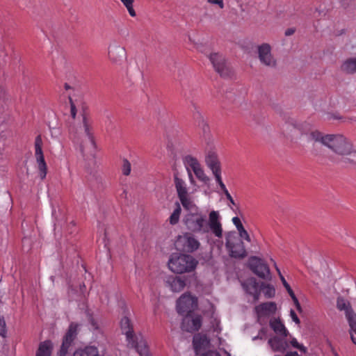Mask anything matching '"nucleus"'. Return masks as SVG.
<instances>
[{
  "mask_svg": "<svg viewBox=\"0 0 356 356\" xmlns=\"http://www.w3.org/2000/svg\"><path fill=\"white\" fill-rule=\"evenodd\" d=\"M337 307L339 310L343 311L345 312L346 317H348L355 313L349 301L342 297H339L337 298Z\"/></svg>",
  "mask_w": 356,
  "mask_h": 356,
  "instance_id": "nucleus-25",
  "label": "nucleus"
},
{
  "mask_svg": "<svg viewBox=\"0 0 356 356\" xmlns=\"http://www.w3.org/2000/svg\"><path fill=\"white\" fill-rule=\"evenodd\" d=\"M74 356H99V354L97 347L89 346L76 350L74 353Z\"/></svg>",
  "mask_w": 356,
  "mask_h": 356,
  "instance_id": "nucleus-27",
  "label": "nucleus"
},
{
  "mask_svg": "<svg viewBox=\"0 0 356 356\" xmlns=\"http://www.w3.org/2000/svg\"><path fill=\"white\" fill-rule=\"evenodd\" d=\"M91 323H92V325H93V327H94L95 329H97V325L94 323L93 320H92V321H91Z\"/></svg>",
  "mask_w": 356,
  "mask_h": 356,
  "instance_id": "nucleus-53",
  "label": "nucleus"
},
{
  "mask_svg": "<svg viewBox=\"0 0 356 356\" xmlns=\"http://www.w3.org/2000/svg\"><path fill=\"white\" fill-rule=\"evenodd\" d=\"M195 211H189L183 219V222L186 229L193 233L206 234L211 232L215 237L221 238L223 235L222 217L218 211L212 210L207 216L199 210L198 207H194Z\"/></svg>",
  "mask_w": 356,
  "mask_h": 356,
  "instance_id": "nucleus-1",
  "label": "nucleus"
},
{
  "mask_svg": "<svg viewBox=\"0 0 356 356\" xmlns=\"http://www.w3.org/2000/svg\"><path fill=\"white\" fill-rule=\"evenodd\" d=\"M205 163L211 172L221 169L220 162L218 154L213 150L207 152L205 156Z\"/></svg>",
  "mask_w": 356,
  "mask_h": 356,
  "instance_id": "nucleus-21",
  "label": "nucleus"
},
{
  "mask_svg": "<svg viewBox=\"0 0 356 356\" xmlns=\"http://www.w3.org/2000/svg\"><path fill=\"white\" fill-rule=\"evenodd\" d=\"M270 326L273 330L278 335L285 337L289 334L288 330L280 318H274L270 319Z\"/></svg>",
  "mask_w": 356,
  "mask_h": 356,
  "instance_id": "nucleus-23",
  "label": "nucleus"
},
{
  "mask_svg": "<svg viewBox=\"0 0 356 356\" xmlns=\"http://www.w3.org/2000/svg\"><path fill=\"white\" fill-rule=\"evenodd\" d=\"M341 68L348 74L356 73V57H351L344 60Z\"/></svg>",
  "mask_w": 356,
  "mask_h": 356,
  "instance_id": "nucleus-28",
  "label": "nucleus"
},
{
  "mask_svg": "<svg viewBox=\"0 0 356 356\" xmlns=\"http://www.w3.org/2000/svg\"><path fill=\"white\" fill-rule=\"evenodd\" d=\"M223 193H224L226 198L227 199V200L229 202L230 204L234 206L236 204L235 202H234V199L232 198V195H230V193H229L228 190L225 191Z\"/></svg>",
  "mask_w": 356,
  "mask_h": 356,
  "instance_id": "nucleus-46",
  "label": "nucleus"
},
{
  "mask_svg": "<svg viewBox=\"0 0 356 356\" xmlns=\"http://www.w3.org/2000/svg\"><path fill=\"white\" fill-rule=\"evenodd\" d=\"M216 183L218 184L220 188L222 190V192H225L227 191V188L225 185V184L222 182V177H221V169L215 170L212 172Z\"/></svg>",
  "mask_w": 356,
  "mask_h": 356,
  "instance_id": "nucleus-35",
  "label": "nucleus"
},
{
  "mask_svg": "<svg viewBox=\"0 0 356 356\" xmlns=\"http://www.w3.org/2000/svg\"><path fill=\"white\" fill-rule=\"evenodd\" d=\"M122 5L126 8L128 13L132 17L136 16V12L134 7V0H120Z\"/></svg>",
  "mask_w": 356,
  "mask_h": 356,
  "instance_id": "nucleus-34",
  "label": "nucleus"
},
{
  "mask_svg": "<svg viewBox=\"0 0 356 356\" xmlns=\"http://www.w3.org/2000/svg\"><path fill=\"white\" fill-rule=\"evenodd\" d=\"M328 135L329 134L324 135L317 130L313 131L311 129L306 138L308 142H318L325 146V140H327Z\"/></svg>",
  "mask_w": 356,
  "mask_h": 356,
  "instance_id": "nucleus-24",
  "label": "nucleus"
},
{
  "mask_svg": "<svg viewBox=\"0 0 356 356\" xmlns=\"http://www.w3.org/2000/svg\"><path fill=\"white\" fill-rule=\"evenodd\" d=\"M52 345L49 341L42 342L38 348L36 356H51Z\"/></svg>",
  "mask_w": 356,
  "mask_h": 356,
  "instance_id": "nucleus-29",
  "label": "nucleus"
},
{
  "mask_svg": "<svg viewBox=\"0 0 356 356\" xmlns=\"http://www.w3.org/2000/svg\"><path fill=\"white\" fill-rule=\"evenodd\" d=\"M198 261L191 254L174 252L168 261V269L175 274L190 273L195 270Z\"/></svg>",
  "mask_w": 356,
  "mask_h": 356,
  "instance_id": "nucleus-5",
  "label": "nucleus"
},
{
  "mask_svg": "<svg viewBox=\"0 0 356 356\" xmlns=\"http://www.w3.org/2000/svg\"><path fill=\"white\" fill-rule=\"evenodd\" d=\"M193 172L195 177L204 184H207L210 181L209 177L206 175L202 166L195 169V170H194Z\"/></svg>",
  "mask_w": 356,
  "mask_h": 356,
  "instance_id": "nucleus-32",
  "label": "nucleus"
},
{
  "mask_svg": "<svg viewBox=\"0 0 356 356\" xmlns=\"http://www.w3.org/2000/svg\"><path fill=\"white\" fill-rule=\"evenodd\" d=\"M126 57V49L118 44H111L108 47V58L115 65H121Z\"/></svg>",
  "mask_w": 356,
  "mask_h": 356,
  "instance_id": "nucleus-14",
  "label": "nucleus"
},
{
  "mask_svg": "<svg viewBox=\"0 0 356 356\" xmlns=\"http://www.w3.org/2000/svg\"><path fill=\"white\" fill-rule=\"evenodd\" d=\"M201 356H220V355L216 351H209Z\"/></svg>",
  "mask_w": 356,
  "mask_h": 356,
  "instance_id": "nucleus-48",
  "label": "nucleus"
},
{
  "mask_svg": "<svg viewBox=\"0 0 356 356\" xmlns=\"http://www.w3.org/2000/svg\"><path fill=\"white\" fill-rule=\"evenodd\" d=\"M327 139L325 147L334 154L330 158L332 161L346 165L356 162V150L348 138L341 134H329Z\"/></svg>",
  "mask_w": 356,
  "mask_h": 356,
  "instance_id": "nucleus-2",
  "label": "nucleus"
},
{
  "mask_svg": "<svg viewBox=\"0 0 356 356\" xmlns=\"http://www.w3.org/2000/svg\"><path fill=\"white\" fill-rule=\"evenodd\" d=\"M293 33H294V30H293V29H288V30L285 32V34H286V35H292Z\"/></svg>",
  "mask_w": 356,
  "mask_h": 356,
  "instance_id": "nucleus-50",
  "label": "nucleus"
},
{
  "mask_svg": "<svg viewBox=\"0 0 356 356\" xmlns=\"http://www.w3.org/2000/svg\"><path fill=\"white\" fill-rule=\"evenodd\" d=\"M35 158L38 164L39 176L41 179H44L47 173V166L44 160L42 152V140L40 135L36 136L35 139Z\"/></svg>",
  "mask_w": 356,
  "mask_h": 356,
  "instance_id": "nucleus-11",
  "label": "nucleus"
},
{
  "mask_svg": "<svg viewBox=\"0 0 356 356\" xmlns=\"http://www.w3.org/2000/svg\"><path fill=\"white\" fill-rule=\"evenodd\" d=\"M285 356H300L297 352H288Z\"/></svg>",
  "mask_w": 356,
  "mask_h": 356,
  "instance_id": "nucleus-49",
  "label": "nucleus"
},
{
  "mask_svg": "<svg viewBox=\"0 0 356 356\" xmlns=\"http://www.w3.org/2000/svg\"><path fill=\"white\" fill-rule=\"evenodd\" d=\"M268 343L272 350L275 352L283 353L286 349L288 344L287 341L284 339L274 337L268 340Z\"/></svg>",
  "mask_w": 356,
  "mask_h": 356,
  "instance_id": "nucleus-22",
  "label": "nucleus"
},
{
  "mask_svg": "<svg viewBox=\"0 0 356 356\" xmlns=\"http://www.w3.org/2000/svg\"><path fill=\"white\" fill-rule=\"evenodd\" d=\"M350 338L353 343L356 345V339L353 336L352 333H350Z\"/></svg>",
  "mask_w": 356,
  "mask_h": 356,
  "instance_id": "nucleus-52",
  "label": "nucleus"
},
{
  "mask_svg": "<svg viewBox=\"0 0 356 356\" xmlns=\"http://www.w3.org/2000/svg\"><path fill=\"white\" fill-rule=\"evenodd\" d=\"M257 52L260 63L269 67H275L277 60L272 54V47L268 43L264 42L257 47Z\"/></svg>",
  "mask_w": 356,
  "mask_h": 356,
  "instance_id": "nucleus-10",
  "label": "nucleus"
},
{
  "mask_svg": "<svg viewBox=\"0 0 356 356\" xmlns=\"http://www.w3.org/2000/svg\"><path fill=\"white\" fill-rule=\"evenodd\" d=\"M165 284L171 291L179 293L185 288L186 278L185 277L170 275L165 277Z\"/></svg>",
  "mask_w": 356,
  "mask_h": 356,
  "instance_id": "nucleus-15",
  "label": "nucleus"
},
{
  "mask_svg": "<svg viewBox=\"0 0 356 356\" xmlns=\"http://www.w3.org/2000/svg\"><path fill=\"white\" fill-rule=\"evenodd\" d=\"M70 138L74 145L79 147L80 151L84 154V143H88L92 150H95L97 145L95 140L92 122L86 115L82 116L81 122L74 125L70 129Z\"/></svg>",
  "mask_w": 356,
  "mask_h": 356,
  "instance_id": "nucleus-3",
  "label": "nucleus"
},
{
  "mask_svg": "<svg viewBox=\"0 0 356 356\" xmlns=\"http://www.w3.org/2000/svg\"><path fill=\"white\" fill-rule=\"evenodd\" d=\"M225 238V245L232 257L243 258L246 256L243 242L237 237L235 232H229L227 233Z\"/></svg>",
  "mask_w": 356,
  "mask_h": 356,
  "instance_id": "nucleus-7",
  "label": "nucleus"
},
{
  "mask_svg": "<svg viewBox=\"0 0 356 356\" xmlns=\"http://www.w3.org/2000/svg\"><path fill=\"white\" fill-rule=\"evenodd\" d=\"M225 353L227 355V356H231V355H230V353H228V352H227V351H225Z\"/></svg>",
  "mask_w": 356,
  "mask_h": 356,
  "instance_id": "nucleus-54",
  "label": "nucleus"
},
{
  "mask_svg": "<svg viewBox=\"0 0 356 356\" xmlns=\"http://www.w3.org/2000/svg\"><path fill=\"white\" fill-rule=\"evenodd\" d=\"M350 329V333L353 332L356 334V314L353 313L346 317Z\"/></svg>",
  "mask_w": 356,
  "mask_h": 356,
  "instance_id": "nucleus-36",
  "label": "nucleus"
},
{
  "mask_svg": "<svg viewBox=\"0 0 356 356\" xmlns=\"http://www.w3.org/2000/svg\"><path fill=\"white\" fill-rule=\"evenodd\" d=\"M290 316L292 318V320L296 323V324H299L300 323V320L298 318V317L297 316L296 314L295 313V312L293 310H291L290 312Z\"/></svg>",
  "mask_w": 356,
  "mask_h": 356,
  "instance_id": "nucleus-47",
  "label": "nucleus"
},
{
  "mask_svg": "<svg viewBox=\"0 0 356 356\" xmlns=\"http://www.w3.org/2000/svg\"><path fill=\"white\" fill-rule=\"evenodd\" d=\"M70 114L73 119L75 118L76 115V108L74 103L72 102V99H70Z\"/></svg>",
  "mask_w": 356,
  "mask_h": 356,
  "instance_id": "nucleus-45",
  "label": "nucleus"
},
{
  "mask_svg": "<svg viewBox=\"0 0 356 356\" xmlns=\"http://www.w3.org/2000/svg\"><path fill=\"white\" fill-rule=\"evenodd\" d=\"M207 3L212 5L216 6L220 9H223L225 8V3L223 0H207Z\"/></svg>",
  "mask_w": 356,
  "mask_h": 356,
  "instance_id": "nucleus-41",
  "label": "nucleus"
},
{
  "mask_svg": "<svg viewBox=\"0 0 356 356\" xmlns=\"http://www.w3.org/2000/svg\"><path fill=\"white\" fill-rule=\"evenodd\" d=\"M122 333L126 336L129 346L134 348L140 356H152L145 339L141 334H134L133 325L128 317H123L120 321Z\"/></svg>",
  "mask_w": 356,
  "mask_h": 356,
  "instance_id": "nucleus-4",
  "label": "nucleus"
},
{
  "mask_svg": "<svg viewBox=\"0 0 356 356\" xmlns=\"http://www.w3.org/2000/svg\"><path fill=\"white\" fill-rule=\"evenodd\" d=\"M6 325L3 317H0V335L5 337L6 335Z\"/></svg>",
  "mask_w": 356,
  "mask_h": 356,
  "instance_id": "nucleus-40",
  "label": "nucleus"
},
{
  "mask_svg": "<svg viewBox=\"0 0 356 356\" xmlns=\"http://www.w3.org/2000/svg\"><path fill=\"white\" fill-rule=\"evenodd\" d=\"M250 266L252 270L259 277L266 279L270 276V269L268 266L257 257H252L250 260Z\"/></svg>",
  "mask_w": 356,
  "mask_h": 356,
  "instance_id": "nucleus-16",
  "label": "nucleus"
},
{
  "mask_svg": "<svg viewBox=\"0 0 356 356\" xmlns=\"http://www.w3.org/2000/svg\"><path fill=\"white\" fill-rule=\"evenodd\" d=\"M131 172V163L127 161L124 160L122 165V173L124 175H129Z\"/></svg>",
  "mask_w": 356,
  "mask_h": 356,
  "instance_id": "nucleus-42",
  "label": "nucleus"
},
{
  "mask_svg": "<svg viewBox=\"0 0 356 356\" xmlns=\"http://www.w3.org/2000/svg\"><path fill=\"white\" fill-rule=\"evenodd\" d=\"M209 58L215 70L222 76L229 75V69L227 67L225 57L222 54L213 52L209 54Z\"/></svg>",
  "mask_w": 356,
  "mask_h": 356,
  "instance_id": "nucleus-12",
  "label": "nucleus"
},
{
  "mask_svg": "<svg viewBox=\"0 0 356 356\" xmlns=\"http://www.w3.org/2000/svg\"><path fill=\"white\" fill-rule=\"evenodd\" d=\"M175 185L178 197L183 207L186 210H193L194 207H196V204L188 191L186 181L176 176L175 177Z\"/></svg>",
  "mask_w": 356,
  "mask_h": 356,
  "instance_id": "nucleus-8",
  "label": "nucleus"
},
{
  "mask_svg": "<svg viewBox=\"0 0 356 356\" xmlns=\"http://www.w3.org/2000/svg\"><path fill=\"white\" fill-rule=\"evenodd\" d=\"M294 128L298 131L301 135H305L307 137L312 129V125L309 123L304 122L295 124Z\"/></svg>",
  "mask_w": 356,
  "mask_h": 356,
  "instance_id": "nucleus-30",
  "label": "nucleus"
},
{
  "mask_svg": "<svg viewBox=\"0 0 356 356\" xmlns=\"http://www.w3.org/2000/svg\"><path fill=\"white\" fill-rule=\"evenodd\" d=\"M78 325L75 323H71L67 332L66 333L60 350L59 352V356H65L67 353V350L70 346L72 342L74 341L76 336Z\"/></svg>",
  "mask_w": 356,
  "mask_h": 356,
  "instance_id": "nucleus-17",
  "label": "nucleus"
},
{
  "mask_svg": "<svg viewBox=\"0 0 356 356\" xmlns=\"http://www.w3.org/2000/svg\"><path fill=\"white\" fill-rule=\"evenodd\" d=\"M183 162L188 171L190 181L191 184H193L194 179L192 175V173L191 172V170L193 172L194 170H195V169L200 167L201 164L200 163L197 158L191 155L185 156L183 159Z\"/></svg>",
  "mask_w": 356,
  "mask_h": 356,
  "instance_id": "nucleus-20",
  "label": "nucleus"
},
{
  "mask_svg": "<svg viewBox=\"0 0 356 356\" xmlns=\"http://www.w3.org/2000/svg\"><path fill=\"white\" fill-rule=\"evenodd\" d=\"M202 325V317L201 316L196 315L193 317L186 316L182 321L181 328L182 330L193 332L197 331Z\"/></svg>",
  "mask_w": 356,
  "mask_h": 356,
  "instance_id": "nucleus-19",
  "label": "nucleus"
},
{
  "mask_svg": "<svg viewBox=\"0 0 356 356\" xmlns=\"http://www.w3.org/2000/svg\"><path fill=\"white\" fill-rule=\"evenodd\" d=\"M264 332V330H261V332L259 333L258 336H257V337H254V339H253L254 340V339H259V338L262 339V338H263V337H262L261 334H262V332Z\"/></svg>",
  "mask_w": 356,
  "mask_h": 356,
  "instance_id": "nucleus-51",
  "label": "nucleus"
},
{
  "mask_svg": "<svg viewBox=\"0 0 356 356\" xmlns=\"http://www.w3.org/2000/svg\"><path fill=\"white\" fill-rule=\"evenodd\" d=\"M181 212V209L180 204L178 202H177L176 208L174 209L173 212L172 213L169 218V221L171 225H176L179 222Z\"/></svg>",
  "mask_w": 356,
  "mask_h": 356,
  "instance_id": "nucleus-31",
  "label": "nucleus"
},
{
  "mask_svg": "<svg viewBox=\"0 0 356 356\" xmlns=\"http://www.w3.org/2000/svg\"><path fill=\"white\" fill-rule=\"evenodd\" d=\"M291 344L293 347L294 348H296L298 349H299L300 351L303 352V353H306L307 352V348L305 346H304L302 344H300L297 339L293 338L291 339Z\"/></svg>",
  "mask_w": 356,
  "mask_h": 356,
  "instance_id": "nucleus-39",
  "label": "nucleus"
},
{
  "mask_svg": "<svg viewBox=\"0 0 356 356\" xmlns=\"http://www.w3.org/2000/svg\"><path fill=\"white\" fill-rule=\"evenodd\" d=\"M289 294L290 295V296L291 297L292 300H293V302L296 307V309L299 311V312H301V306L298 302V298H296V296H295L293 290L291 289V287H289V289H286Z\"/></svg>",
  "mask_w": 356,
  "mask_h": 356,
  "instance_id": "nucleus-38",
  "label": "nucleus"
},
{
  "mask_svg": "<svg viewBox=\"0 0 356 356\" xmlns=\"http://www.w3.org/2000/svg\"><path fill=\"white\" fill-rule=\"evenodd\" d=\"M245 292L252 296L254 301H257L260 296V286L254 277L247 279L242 283Z\"/></svg>",
  "mask_w": 356,
  "mask_h": 356,
  "instance_id": "nucleus-18",
  "label": "nucleus"
},
{
  "mask_svg": "<svg viewBox=\"0 0 356 356\" xmlns=\"http://www.w3.org/2000/svg\"><path fill=\"white\" fill-rule=\"evenodd\" d=\"M254 311L257 314V321L262 324L265 318L273 316L277 311V305L273 302L261 303L255 307Z\"/></svg>",
  "mask_w": 356,
  "mask_h": 356,
  "instance_id": "nucleus-13",
  "label": "nucleus"
},
{
  "mask_svg": "<svg viewBox=\"0 0 356 356\" xmlns=\"http://www.w3.org/2000/svg\"><path fill=\"white\" fill-rule=\"evenodd\" d=\"M275 266L276 267V270L278 272L279 275H280V279L282 280V282L284 285V286L286 288V289H289V287H291L289 286V284L287 283V282L286 281L285 278L284 277V276L281 274L280 271V269L277 268V266H276V264L275 263Z\"/></svg>",
  "mask_w": 356,
  "mask_h": 356,
  "instance_id": "nucleus-44",
  "label": "nucleus"
},
{
  "mask_svg": "<svg viewBox=\"0 0 356 356\" xmlns=\"http://www.w3.org/2000/svg\"><path fill=\"white\" fill-rule=\"evenodd\" d=\"M237 231L238 232V235H239L241 238L244 239L245 241H248L249 243L251 242L250 236L248 232L244 228V227H241Z\"/></svg>",
  "mask_w": 356,
  "mask_h": 356,
  "instance_id": "nucleus-37",
  "label": "nucleus"
},
{
  "mask_svg": "<svg viewBox=\"0 0 356 356\" xmlns=\"http://www.w3.org/2000/svg\"><path fill=\"white\" fill-rule=\"evenodd\" d=\"M175 248L186 254L193 253L197 251L201 243L193 232H184L178 235L174 241Z\"/></svg>",
  "mask_w": 356,
  "mask_h": 356,
  "instance_id": "nucleus-6",
  "label": "nucleus"
},
{
  "mask_svg": "<svg viewBox=\"0 0 356 356\" xmlns=\"http://www.w3.org/2000/svg\"><path fill=\"white\" fill-rule=\"evenodd\" d=\"M193 346L197 354L201 350L202 348L207 346L209 341L205 335L197 334L193 337Z\"/></svg>",
  "mask_w": 356,
  "mask_h": 356,
  "instance_id": "nucleus-26",
  "label": "nucleus"
},
{
  "mask_svg": "<svg viewBox=\"0 0 356 356\" xmlns=\"http://www.w3.org/2000/svg\"><path fill=\"white\" fill-rule=\"evenodd\" d=\"M176 307L179 314L187 316L197 308V298L189 293H185L177 300Z\"/></svg>",
  "mask_w": 356,
  "mask_h": 356,
  "instance_id": "nucleus-9",
  "label": "nucleus"
},
{
  "mask_svg": "<svg viewBox=\"0 0 356 356\" xmlns=\"http://www.w3.org/2000/svg\"><path fill=\"white\" fill-rule=\"evenodd\" d=\"M232 221L237 230L243 227L240 218L237 216L232 218Z\"/></svg>",
  "mask_w": 356,
  "mask_h": 356,
  "instance_id": "nucleus-43",
  "label": "nucleus"
},
{
  "mask_svg": "<svg viewBox=\"0 0 356 356\" xmlns=\"http://www.w3.org/2000/svg\"><path fill=\"white\" fill-rule=\"evenodd\" d=\"M262 290L264 296L268 298H273L275 294V288L268 284L262 283L260 286V291Z\"/></svg>",
  "mask_w": 356,
  "mask_h": 356,
  "instance_id": "nucleus-33",
  "label": "nucleus"
}]
</instances>
